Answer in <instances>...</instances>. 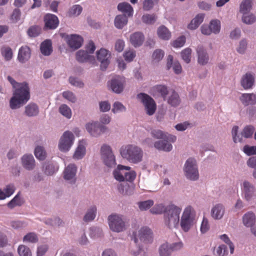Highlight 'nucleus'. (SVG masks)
<instances>
[{
  "label": "nucleus",
  "instance_id": "12",
  "mask_svg": "<svg viewBox=\"0 0 256 256\" xmlns=\"http://www.w3.org/2000/svg\"><path fill=\"white\" fill-rule=\"evenodd\" d=\"M86 128L90 134L94 136H97L104 133L106 128L105 126L98 122L87 124Z\"/></svg>",
  "mask_w": 256,
  "mask_h": 256
},
{
  "label": "nucleus",
  "instance_id": "20",
  "mask_svg": "<svg viewBox=\"0 0 256 256\" xmlns=\"http://www.w3.org/2000/svg\"><path fill=\"white\" fill-rule=\"evenodd\" d=\"M198 54V62L200 65H205L209 60L208 55L205 49L202 46H198L196 50Z\"/></svg>",
  "mask_w": 256,
  "mask_h": 256
},
{
  "label": "nucleus",
  "instance_id": "64",
  "mask_svg": "<svg viewBox=\"0 0 256 256\" xmlns=\"http://www.w3.org/2000/svg\"><path fill=\"white\" fill-rule=\"evenodd\" d=\"M244 152L248 156L256 154V146H245L243 148Z\"/></svg>",
  "mask_w": 256,
  "mask_h": 256
},
{
  "label": "nucleus",
  "instance_id": "23",
  "mask_svg": "<svg viewBox=\"0 0 256 256\" xmlns=\"http://www.w3.org/2000/svg\"><path fill=\"white\" fill-rule=\"evenodd\" d=\"M240 100L244 106L254 105L256 104V95L254 94H242Z\"/></svg>",
  "mask_w": 256,
  "mask_h": 256
},
{
  "label": "nucleus",
  "instance_id": "3",
  "mask_svg": "<svg viewBox=\"0 0 256 256\" xmlns=\"http://www.w3.org/2000/svg\"><path fill=\"white\" fill-rule=\"evenodd\" d=\"M181 210V208L174 204L166 206L164 214V221L166 225L170 228H176L178 226Z\"/></svg>",
  "mask_w": 256,
  "mask_h": 256
},
{
  "label": "nucleus",
  "instance_id": "11",
  "mask_svg": "<svg viewBox=\"0 0 256 256\" xmlns=\"http://www.w3.org/2000/svg\"><path fill=\"white\" fill-rule=\"evenodd\" d=\"M183 246L182 242H178L169 246L168 243L162 244L160 248V254L161 256H170L172 252L179 250Z\"/></svg>",
  "mask_w": 256,
  "mask_h": 256
},
{
  "label": "nucleus",
  "instance_id": "54",
  "mask_svg": "<svg viewBox=\"0 0 256 256\" xmlns=\"http://www.w3.org/2000/svg\"><path fill=\"white\" fill-rule=\"evenodd\" d=\"M242 22L248 24H250L254 22L256 20V18L254 14H243L242 17Z\"/></svg>",
  "mask_w": 256,
  "mask_h": 256
},
{
  "label": "nucleus",
  "instance_id": "18",
  "mask_svg": "<svg viewBox=\"0 0 256 256\" xmlns=\"http://www.w3.org/2000/svg\"><path fill=\"white\" fill-rule=\"evenodd\" d=\"M77 168L74 164H70L65 168L64 172V178L66 180H71V182H76V174Z\"/></svg>",
  "mask_w": 256,
  "mask_h": 256
},
{
  "label": "nucleus",
  "instance_id": "36",
  "mask_svg": "<svg viewBox=\"0 0 256 256\" xmlns=\"http://www.w3.org/2000/svg\"><path fill=\"white\" fill-rule=\"evenodd\" d=\"M41 52L44 56L50 55L52 52V42L50 40H46L40 46Z\"/></svg>",
  "mask_w": 256,
  "mask_h": 256
},
{
  "label": "nucleus",
  "instance_id": "56",
  "mask_svg": "<svg viewBox=\"0 0 256 256\" xmlns=\"http://www.w3.org/2000/svg\"><path fill=\"white\" fill-rule=\"evenodd\" d=\"M166 208L162 204H156L150 210V212L154 214H164Z\"/></svg>",
  "mask_w": 256,
  "mask_h": 256
},
{
  "label": "nucleus",
  "instance_id": "5",
  "mask_svg": "<svg viewBox=\"0 0 256 256\" xmlns=\"http://www.w3.org/2000/svg\"><path fill=\"white\" fill-rule=\"evenodd\" d=\"M137 98L143 104L148 115L152 116L154 114L156 109V105L152 98L144 93L138 94Z\"/></svg>",
  "mask_w": 256,
  "mask_h": 256
},
{
  "label": "nucleus",
  "instance_id": "61",
  "mask_svg": "<svg viewBox=\"0 0 256 256\" xmlns=\"http://www.w3.org/2000/svg\"><path fill=\"white\" fill-rule=\"evenodd\" d=\"M124 56L126 61L130 62L136 56V52L133 50H130L124 52Z\"/></svg>",
  "mask_w": 256,
  "mask_h": 256
},
{
  "label": "nucleus",
  "instance_id": "50",
  "mask_svg": "<svg viewBox=\"0 0 256 256\" xmlns=\"http://www.w3.org/2000/svg\"><path fill=\"white\" fill-rule=\"evenodd\" d=\"M44 167H45L44 173L48 175L53 174L58 169L57 166H55L53 164L49 163L45 164L44 166Z\"/></svg>",
  "mask_w": 256,
  "mask_h": 256
},
{
  "label": "nucleus",
  "instance_id": "45",
  "mask_svg": "<svg viewBox=\"0 0 256 256\" xmlns=\"http://www.w3.org/2000/svg\"><path fill=\"white\" fill-rule=\"evenodd\" d=\"M60 112L68 118L72 116V111L70 108L66 104H63L59 108Z\"/></svg>",
  "mask_w": 256,
  "mask_h": 256
},
{
  "label": "nucleus",
  "instance_id": "28",
  "mask_svg": "<svg viewBox=\"0 0 256 256\" xmlns=\"http://www.w3.org/2000/svg\"><path fill=\"white\" fill-rule=\"evenodd\" d=\"M224 212V209L221 204H216L212 210V216L216 220L222 218Z\"/></svg>",
  "mask_w": 256,
  "mask_h": 256
},
{
  "label": "nucleus",
  "instance_id": "35",
  "mask_svg": "<svg viewBox=\"0 0 256 256\" xmlns=\"http://www.w3.org/2000/svg\"><path fill=\"white\" fill-rule=\"evenodd\" d=\"M255 221L256 216L253 212H248L243 216V222L246 226H252Z\"/></svg>",
  "mask_w": 256,
  "mask_h": 256
},
{
  "label": "nucleus",
  "instance_id": "51",
  "mask_svg": "<svg viewBox=\"0 0 256 256\" xmlns=\"http://www.w3.org/2000/svg\"><path fill=\"white\" fill-rule=\"evenodd\" d=\"M20 256H32L30 248L24 245H20L18 248Z\"/></svg>",
  "mask_w": 256,
  "mask_h": 256
},
{
  "label": "nucleus",
  "instance_id": "31",
  "mask_svg": "<svg viewBox=\"0 0 256 256\" xmlns=\"http://www.w3.org/2000/svg\"><path fill=\"white\" fill-rule=\"evenodd\" d=\"M204 17V14H197L196 17L192 20L190 23L188 25V28L190 30L196 29L203 22Z\"/></svg>",
  "mask_w": 256,
  "mask_h": 256
},
{
  "label": "nucleus",
  "instance_id": "63",
  "mask_svg": "<svg viewBox=\"0 0 256 256\" xmlns=\"http://www.w3.org/2000/svg\"><path fill=\"white\" fill-rule=\"evenodd\" d=\"M220 237V238L223 242H224L225 243H226V244H228L229 246L230 253L233 254L234 247L233 244L230 240L228 236L226 234H224L222 235H221Z\"/></svg>",
  "mask_w": 256,
  "mask_h": 256
},
{
  "label": "nucleus",
  "instance_id": "14",
  "mask_svg": "<svg viewBox=\"0 0 256 256\" xmlns=\"http://www.w3.org/2000/svg\"><path fill=\"white\" fill-rule=\"evenodd\" d=\"M124 83L125 80L124 78L116 76L111 80L110 84L114 92L120 94L124 90Z\"/></svg>",
  "mask_w": 256,
  "mask_h": 256
},
{
  "label": "nucleus",
  "instance_id": "62",
  "mask_svg": "<svg viewBox=\"0 0 256 256\" xmlns=\"http://www.w3.org/2000/svg\"><path fill=\"white\" fill-rule=\"evenodd\" d=\"M164 56V52L160 49H158L154 50L152 56L153 60L156 62H158Z\"/></svg>",
  "mask_w": 256,
  "mask_h": 256
},
{
  "label": "nucleus",
  "instance_id": "10",
  "mask_svg": "<svg viewBox=\"0 0 256 256\" xmlns=\"http://www.w3.org/2000/svg\"><path fill=\"white\" fill-rule=\"evenodd\" d=\"M191 210L190 206L186 208L182 217L180 224L182 229L185 232H188L190 230L192 224L193 218L190 214Z\"/></svg>",
  "mask_w": 256,
  "mask_h": 256
},
{
  "label": "nucleus",
  "instance_id": "2",
  "mask_svg": "<svg viewBox=\"0 0 256 256\" xmlns=\"http://www.w3.org/2000/svg\"><path fill=\"white\" fill-rule=\"evenodd\" d=\"M122 156L130 163L136 164L142 160L143 151L135 145L128 144L122 146L120 150Z\"/></svg>",
  "mask_w": 256,
  "mask_h": 256
},
{
  "label": "nucleus",
  "instance_id": "6",
  "mask_svg": "<svg viewBox=\"0 0 256 256\" xmlns=\"http://www.w3.org/2000/svg\"><path fill=\"white\" fill-rule=\"evenodd\" d=\"M184 171L186 177L192 180H196L199 177L198 167L196 164V161L192 158H188L184 166Z\"/></svg>",
  "mask_w": 256,
  "mask_h": 256
},
{
  "label": "nucleus",
  "instance_id": "19",
  "mask_svg": "<svg viewBox=\"0 0 256 256\" xmlns=\"http://www.w3.org/2000/svg\"><path fill=\"white\" fill-rule=\"evenodd\" d=\"M255 188L250 182L245 181L243 183V192L246 200H250L254 196Z\"/></svg>",
  "mask_w": 256,
  "mask_h": 256
},
{
  "label": "nucleus",
  "instance_id": "16",
  "mask_svg": "<svg viewBox=\"0 0 256 256\" xmlns=\"http://www.w3.org/2000/svg\"><path fill=\"white\" fill-rule=\"evenodd\" d=\"M150 91V94L154 97L160 96L164 100L168 92L167 86L162 84L156 85L153 86Z\"/></svg>",
  "mask_w": 256,
  "mask_h": 256
},
{
  "label": "nucleus",
  "instance_id": "30",
  "mask_svg": "<svg viewBox=\"0 0 256 256\" xmlns=\"http://www.w3.org/2000/svg\"><path fill=\"white\" fill-rule=\"evenodd\" d=\"M253 0H243L240 6V12L242 14H248L252 8Z\"/></svg>",
  "mask_w": 256,
  "mask_h": 256
},
{
  "label": "nucleus",
  "instance_id": "43",
  "mask_svg": "<svg viewBox=\"0 0 256 256\" xmlns=\"http://www.w3.org/2000/svg\"><path fill=\"white\" fill-rule=\"evenodd\" d=\"M96 208L95 206H93L90 210L84 216V220L85 222H90L92 220L96 217Z\"/></svg>",
  "mask_w": 256,
  "mask_h": 256
},
{
  "label": "nucleus",
  "instance_id": "47",
  "mask_svg": "<svg viewBox=\"0 0 256 256\" xmlns=\"http://www.w3.org/2000/svg\"><path fill=\"white\" fill-rule=\"evenodd\" d=\"M192 50L190 48H186L181 52V56L182 60L187 64L190 62Z\"/></svg>",
  "mask_w": 256,
  "mask_h": 256
},
{
  "label": "nucleus",
  "instance_id": "53",
  "mask_svg": "<svg viewBox=\"0 0 256 256\" xmlns=\"http://www.w3.org/2000/svg\"><path fill=\"white\" fill-rule=\"evenodd\" d=\"M254 130V128L252 126H247L242 132V135L246 138H250Z\"/></svg>",
  "mask_w": 256,
  "mask_h": 256
},
{
  "label": "nucleus",
  "instance_id": "40",
  "mask_svg": "<svg viewBox=\"0 0 256 256\" xmlns=\"http://www.w3.org/2000/svg\"><path fill=\"white\" fill-rule=\"evenodd\" d=\"M1 54L6 61L10 60L13 56L12 48L7 46H4L0 49Z\"/></svg>",
  "mask_w": 256,
  "mask_h": 256
},
{
  "label": "nucleus",
  "instance_id": "34",
  "mask_svg": "<svg viewBox=\"0 0 256 256\" xmlns=\"http://www.w3.org/2000/svg\"><path fill=\"white\" fill-rule=\"evenodd\" d=\"M128 23V18L125 14L117 16L114 20V25L118 28L121 29Z\"/></svg>",
  "mask_w": 256,
  "mask_h": 256
},
{
  "label": "nucleus",
  "instance_id": "46",
  "mask_svg": "<svg viewBox=\"0 0 256 256\" xmlns=\"http://www.w3.org/2000/svg\"><path fill=\"white\" fill-rule=\"evenodd\" d=\"M34 154L36 158L39 160H44L46 157V152L44 148L40 146L36 148Z\"/></svg>",
  "mask_w": 256,
  "mask_h": 256
},
{
  "label": "nucleus",
  "instance_id": "52",
  "mask_svg": "<svg viewBox=\"0 0 256 256\" xmlns=\"http://www.w3.org/2000/svg\"><path fill=\"white\" fill-rule=\"evenodd\" d=\"M158 0H144L142 3L143 10L144 11H149L151 10L154 4L157 3Z\"/></svg>",
  "mask_w": 256,
  "mask_h": 256
},
{
  "label": "nucleus",
  "instance_id": "1",
  "mask_svg": "<svg viewBox=\"0 0 256 256\" xmlns=\"http://www.w3.org/2000/svg\"><path fill=\"white\" fill-rule=\"evenodd\" d=\"M8 81L16 88L13 96L10 102L12 109H16L24 104L30 99V95L28 85L26 83L16 82L12 78L8 77Z\"/></svg>",
  "mask_w": 256,
  "mask_h": 256
},
{
  "label": "nucleus",
  "instance_id": "29",
  "mask_svg": "<svg viewBox=\"0 0 256 256\" xmlns=\"http://www.w3.org/2000/svg\"><path fill=\"white\" fill-rule=\"evenodd\" d=\"M254 82V78L250 74L246 73L241 80V84L244 89L252 88Z\"/></svg>",
  "mask_w": 256,
  "mask_h": 256
},
{
  "label": "nucleus",
  "instance_id": "25",
  "mask_svg": "<svg viewBox=\"0 0 256 256\" xmlns=\"http://www.w3.org/2000/svg\"><path fill=\"white\" fill-rule=\"evenodd\" d=\"M130 167L128 166H124L119 164L118 166L117 169L114 171V178L118 181L123 182L124 180V170H130Z\"/></svg>",
  "mask_w": 256,
  "mask_h": 256
},
{
  "label": "nucleus",
  "instance_id": "39",
  "mask_svg": "<svg viewBox=\"0 0 256 256\" xmlns=\"http://www.w3.org/2000/svg\"><path fill=\"white\" fill-rule=\"evenodd\" d=\"M180 98L178 94L174 91L172 92L168 99V104L172 106H176L180 103Z\"/></svg>",
  "mask_w": 256,
  "mask_h": 256
},
{
  "label": "nucleus",
  "instance_id": "33",
  "mask_svg": "<svg viewBox=\"0 0 256 256\" xmlns=\"http://www.w3.org/2000/svg\"><path fill=\"white\" fill-rule=\"evenodd\" d=\"M118 10L128 14L129 16H131L133 15V8L130 4L128 2H122L119 4L118 6Z\"/></svg>",
  "mask_w": 256,
  "mask_h": 256
},
{
  "label": "nucleus",
  "instance_id": "60",
  "mask_svg": "<svg viewBox=\"0 0 256 256\" xmlns=\"http://www.w3.org/2000/svg\"><path fill=\"white\" fill-rule=\"evenodd\" d=\"M152 136L157 139H164L166 138V134L160 130H154L151 132Z\"/></svg>",
  "mask_w": 256,
  "mask_h": 256
},
{
  "label": "nucleus",
  "instance_id": "38",
  "mask_svg": "<svg viewBox=\"0 0 256 256\" xmlns=\"http://www.w3.org/2000/svg\"><path fill=\"white\" fill-rule=\"evenodd\" d=\"M25 113L28 116H33L38 113V108L34 104H30L25 108Z\"/></svg>",
  "mask_w": 256,
  "mask_h": 256
},
{
  "label": "nucleus",
  "instance_id": "41",
  "mask_svg": "<svg viewBox=\"0 0 256 256\" xmlns=\"http://www.w3.org/2000/svg\"><path fill=\"white\" fill-rule=\"evenodd\" d=\"M18 192L10 202L8 204V206L10 208H12L16 206H20L23 204L22 200L19 196Z\"/></svg>",
  "mask_w": 256,
  "mask_h": 256
},
{
  "label": "nucleus",
  "instance_id": "15",
  "mask_svg": "<svg viewBox=\"0 0 256 256\" xmlns=\"http://www.w3.org/2000/svg\"><path fill=\"white\" fill-rule=\"evenodd\" d=\"M44 28L48 30L56 28L59 24L58 17L52 14H48L44 17Z\"/></svg>",
  "mask_w": 256,
  "mask_h": 256
},
{
  "label": "nucleus",
  "instance_id": "17",
  "mask_svg": "<svg viewBox=\"0 0 256 256\" xmlns=\"http://www.w3.org/2000/svg\"><path fill=\"white\" fill-rule=\"evenodd\" d=\"M138 237L144 243H151L152 241V233L148 227H142L138 231Z\"/></svg>",
  "mask_w": 256,
  "mask_h": 256
},
{
  "label": "nucleus",
  "instance_id": "58",
  "mask_svg": "<svg viewBox=\"0 0 256 256\" xmlns=\"http://www.w3.org/2000/svg\"><path fill=\"white\" fill-rule=\"evenodd\" d=\"M154 204V202L152 200H148L138 204V207L142 210H146L150 208Z\"/></svg>",
  "mask_w": 256,
  "mask_h": 256
},
{
  "label": "nucleus",
  "instance_id": "21",
  "mask_svg": "<svg viewBox=\"0 0 256 256\" xmlns=\"http://www.w3.org/2000/svg\"><path fill=\"white\" fill-rule=\"evenodd\" d=\"M144 40V36L140 32H136L130 36V42L135 48L142 45Z\"/></svg>",
  "mask_w": 256,
  "mask_h": 256
},
{
  "label": "nucleus",
  "instance_id": "49",
  "mask_svg": "<svg viewBox=\"0 0 256 256\" xmlns=\"http://www.w3.org/2000/svg\"><path fill=\"white\" fill-rule=\"evenodd\" d=\"M82 7L78 4L73 6L68 12L70 16H78L82 12Z\"/></svg>",
  "mask_w": 256,
  "mask_h": 256
},
{
  "label": "nucleus",
  "instance_id": "27",
  "mask_svg": "<svg viewBox=\"0 0 256 256\" xmlns=\"http://www.w3.org/2000/svg\"><path fill=\"white\" fill-rule=\"evenodd\" d=\"M76 60L80 62L94 60V56L88 54L86 51L80 50L76 54Z\"/></svg>",
  "mask_w": 256,
  "mask_h": 256
},
{
  "label": "nucleus",
  "instance_id": "13",
  "mask_svg": "<svg viewBox=\"0 0 256 256\" xmlns=\"http://www.w3.org/2000/svg\"><path fill=\"white\" fill-rule=\"evenodd\" d=\"M97 58L100 62V68L105 70L110 64L109 58L110 54L108 51L104 48H101L96 52Z\"/></svg>",
  "mask_w": 256,
  "mask_h": 256
},
{
  "label": "nucleus",
  "instance_id": "44",
  "mask_svg": "<svg viewBox=\"0 0 256 256\" xmlns=\"http://www.w3.org/2000/svg\"><path fill=\"white\" fill-rule=\"evenodd\" d=\"M38 236L34 232H29L23 238L24 242H27L36 243L38 242Z\"/></svg>",
  "mask_w": 256,
  "mask_h": 256
},
{
  "label": "nucleus",
  "instance_id": "4",
  "mask_svg": "<svg viewBox=\"0 0 256 256\" xmlns=\"http://www.w3.org/2000/svg\"><path fill=\"white\" fill-rule=\"evenodd\" d=\"M110 228L114 232H119L126 228V222L122 216L112 214L108 217Z\"/></svg>",
  "mask_w": 256,
  "mask_h": 256
},
{
  "label": "nucleus",
  "instance_id": "59",
  "mask_svg": "<svg viewBox=\"0 0 256 256\" xmlns=\"http://www.w3.org/2000/svg\"><path fill=\"white\" fill-rule=\"evenodd\" d=\"M15 191V188L14 184H10L7 185L4 189V194L6 196V198L10 197Z\"/></svg>",
  "mask_w": 256,
  "mask_h": 256
},
{
  "label": "nucleus",
  "instance_id": "55",
  "mask_svg": "<svg viewBox=\"0 0 256 256\" xmlns=\"http://www.w3.org/2000/svg\"><path fill=\"white\" fill-rule=\"evenodd\" d=\"M41 29L40 27L34 26L29 28L28 30V34L30 37H36L40 33Z\"/></svg>",
  "mask_w": 256,
  "mask_h": 256
},
{
  "label": "nucleus",
  "instance_id": "32",
  "mask_svg": "<svg viewBox=\"0 0 256 256\" xmlns=\"http://www.w3.org/2000/svg\"><path fill=\"white\" fill-rule=\"evenodd\" d=\"M154 146L156 148L166 152L170 151L172 148V145L165 140L156 142Z\"/></svg>",
  "mask_w": 256,
  "mask_h": 256
},
{
  "label": "nucleus",
  "instance_id": "37",
  "mask_svg": "<svg viewBox=\"0 0 256 256\" xmlns=\"http://www.w3.org/2000/svg\"><path fill=\"white\" fill-rule=\"evenodd\" d=\"M158 37L164 40H168L171 37V34L168 29L164 26H160L157 31Z\"/></svg>",
  "mask_w": 256,
  "mask_h": 256
},
{
  "label": "nucleus",
  "instance_id": "42",
  "mask_svg": "<svg viewBox=\"0 0 256 256\" xmlns=\"http://www.w3.org/2000/svg\"><path fill=\"white\" fill-rule=\"evenodd\" d=\"M157 19V17L155 14H145L142 16V20L143 22L152 24L154 23Z\"/></svg>",
  "mask_w": 256,
  "mask_h": 256
},
{
  "label": "nucleus",
  "instance_id": "8",
  "mask_svg": "<svg viewBox=\"0 0 256 256\" xmlns=\"http://www.w3.org/2000/svg\"><path fill=\"white\" fill-rule=\"evenodd\" d=\"M74 136L69 131L65 132L62 136L59 142L58 147L62 152L68 151L73 144Z\"/></svg>",
  "mask_w": 256,
  "mask_h": 256
},
{
  "label": "nucleus",
  "instance_id": "7",
  "mask_svg": "<svg viewBox=\"0 0 256 256\" xmlns=\"http://www.w3.org/2000/svg\"><path fill=\"white\" fill-rule=\"evenodd\" d=\"M102 158L104 164L108 167H112L116 164V158L110 146L104 144L100 149Z\"/></svg>",
  "mask_w": 256,
  "mask_h": 256
},
{
  "label": "nucleus",
  "instance_id": "24",
  "mask_svg": "<svg viewBox=\"0 0 256 256\" xmlns=\"http://www.w3.org/2000/svg\"><path fill=\"white\" fill-rule=\"evenodd\" d=\"M22 165L26 169L32 170L35 166V160L32 154H25L22 158Z\"/></svg>",
  "mask_w": 256,
  "mask_h": 256
},
{
  "label": "nucleus",
  "instance_id": "57",
  "mask_svg": "<svg viewBox=\"0 0 256 256\" xmlns=\"http://www.w3.org/2000/svg\"><path fill=\"white\" fill-rule=\"evenodd\" d=\"M186 42V38L184 36H181L176 40L173 41L172 43V46L174 48H180Z\"/></svg>",
  "mask_w": 256,
  "mask_h": 256
},
{
  "label": "nucleus",
  "instance_id": "9",
  "mask_svg": "<svg viewBox=\"0 0 256 256\" xmlns=\"http://www.w3.org/2000/svg\"><path fill=\"white\" fill-rule=\"evenodd\" d=\"M60 36L66 42L68 46L74 50L80 48L83 42L82 38L76 34L69 36L66 34H61Z\"/></svg>",
  "mask_w": 256,
  "mask_h": 256
},
{
  "label": "nucleus",
  "instance_id": "48",
  "mask_svg": "<svg viewBox=\"0 0 256 256\" xmlns=\"http://www.w3.org/2000/svg\"><path fill=\"white\" fill-rule=\"evenodd\" d=\"M210 26L212 32L218 33L220 30V22L218 20H212L210 22Z\"/></svg>",
  "mask_w": 256,
  "mask_h": 256
},
{
  "label": "nucleus",
  "instance_id": "26",
  "mask_svg": "<svg viewBox=\"0 0 256 256\" xmlns=\"http://www.w3.org/2000/svg\"><path fill=\"white\" fill-rule=\"evenodd\" d=\"M86 142L82 140L80 142L79 144L76 148L74 155L73 158L75 160H80L86 154Z\"/></svg>",
  "mask_w": 256,
  "mask_h": 256
},
{
  "label": "nucleus",
  "instance_id": "22",
  "mask_svg": "<svg viewBox=\"0 0 256 256\" xmlns=\"http://www.w3.org/2000/svg\"><path fill=\"white\" fill-rule=\"evenodd\" d=\"M30 48L28 46H23L19 50L18 58L20 62L24 63L30 59Z\"/></svg>",
  "mask_w": 256,
  "mask_h": 256
}]
</instances>
